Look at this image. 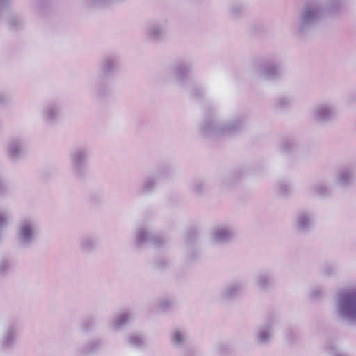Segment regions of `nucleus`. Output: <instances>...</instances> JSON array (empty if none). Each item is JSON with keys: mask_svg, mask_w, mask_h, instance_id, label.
<instances>
[{"mask_svg": "<svg viewBox=\"0 0 356 356\" xmlns=\"http://www.w3.org/2000/svg\"><path fill=\"white\" fill-rule=\"evenodd\" d=\"M344 3V0H307L297 17V32L301 35H305L324 17L339 15Z\"/></svg>", "mask_w": 356, "mask_h": 356, "instance_id": "f257e3e1", "label": "nucleus"}, {"mask_svg": "<svg viewBox=\"0 0 356 356\" xmlns=\"http://www.w3.org/2000/svg\"><path fill=\"white\" fill-rule=\"evenodd\" d=\"M203 122L200 125V134L204 138H218L241 131L245 125L246 118L243 115L234 117L225 123H220L214 113L213 108L208 106Z\"/></svg>", "mask_w": 356, "mask_h": 356, "instance_id": "f03ea898", "label": "nucleus"}, {"mask_svg": "<svg viewBox=\"0 0 356 356\" xmlns=\"http://www.w3.org/2000/svg\"><path fill=\"white\" fill-rule=\"evenodd\" d=\"M120 70V58L116 54L103 56L99 62V70L94 83L88 86L91 92L99 96L104 95L108 88L109 79Z\"/></svg>", "mask_w": 356, "mask_h": 356, "instance_id": "7ed1b4c3", "label": "nucleus"}, {"mask_svg": "<svg viewBox=\"0 0 356 356\" xmlns=\"http://www.w3.org/2000/svg\"><path fill=\"white\" fill-rule=\"evenodd\" d=\"M40 231V224L35 218L26 216L20 219L15 232L18 246L22 249L33 246L37 241Z\"/></svg>", "mask_w": 356, "mask_h": 356, "instance_id": "20e7f679", "label": "nucleus"}, {"mask_svg": "<svg viewBox=\"0 0 356 356\" xmlns=\"http://www.w3.org/2000/svg\"><path fill=\"white\" fill-rule=\"evenodd\" d=\"M336 314L341 321L348 325H356V291L337 296Z\"/></svg>", "mask_w": 356, "mask_h": 356, "instance_id": "39448f33", "label": "nucleus"}, {"mask_svg": "<svg viewBox=\"0 0 356 356\" xmlns=\"http://www.w3.org/2000/svg\"><path fill=\"white\" fill-rule=\"evenodd\" d=\"M253 69L256 76L264 81H276L282 76L280 62L274 57L254 61Z\"/></svg>", "mask_w": 356, "mask_h": 356, "instance_id": "423d86ee", "label": "nucleus"}, {"mask_svg": "<svg viewBox=\"0 0 356 356\" xmlns=\"http://www.w3.org/2000/svg\"><path fill=\"white\" fill-rule=\"evenodd\" d=\"M89 149L86 147H78L72 149L69 155V161L74 175L83 177L88 170Z\"/></svg>", "mask_w": 356, "mask_h": 356, "instance_id": "0eeeda50", "label": "nucleus"}, {"mask_svg": "<svg viewBox=\"0 0 356 356\" xmlns=\"http://www.w3.org/2000/svg\"><path fill=\"white\" fill-rule=\"evenodd\" d=\"M133 240L137 247L149 243L159 248L166 243L165 238L154 233L149 227L144 225L138 226L134 232Z\"/></svg>", "mask_w": 356, "mask_h": 356, "instance_id": "6e6552de", "label": "nucleus"}, {"mask_svg": "<svg viewBox=\"0 0 356 356\" xmlns=\"http://www.w3.org/2000/svg\"><path fill=\"white\" fill-rule=\"evenodd\" d=\"M26 150V141L22 136L10 138L4 145L6 158L12 163H15L24 157Z\"/></svg>", "mask_w": 356, "mask_h": 356, "instance_id": "1a4fd4ad", "label": "nucleus"}, {"mask_svg": "<svg viewBox=\"0 0 356 356\" xmlns=\"http://www.w3.org/2000/svg\"><path fill=\"white\" fill-rule=\"evenodd\" d=\"M192 67L188 63H176L167 70V80L179 86H185L190 81Z\"/></svg>", "mask_w": 356, "mask_h": 356, "instance_id": "9d476101", "label": "nucleus"}, {"mask_svg": "<svg viewBox=\"0 0 356 356\" xmlns=\"http://www.w3.org/2000/svg\"><path fill=\"white\" fill-rule=\"evenodd\" d=\"M314 120L320 123H327L336 118L338 111L336 105L330 102L316 104L312 111Z\"/></svg>", "mask_w": 356, "mask_h": 356, "instance_id": "9b49d317", "label": "nucleus"}, {"mask_svg": "<svg viewBox=\"0 0 356 356\" xmlns=\"http://www.w3.org/2000/svg\"><path fill=\"white\" fill-rule=\"evenodd\" d=\"M211 236L213 241L218 244L230 243L236 236V229L229 224L216 225L211 230Z\"/></svg>", "mask_w": 356, "mask_h": 356, "instance_id": "f8f14e48", "label": "nucleus"}, {"mask_svg": "<svg viewBox=\"0 0 356 356\" xmlns=\"http://www.w3.org/2000/svg\"><path fill=\"white\" fill-rule=\"evenodd\" d=\"M169 341L171 346L179 351L183 356H187L188 337L184 329L176 328L169 335Z\"/></svg>", "mask_w": 356, "mask_h": 356, "instance_id": "ddd939ff", "label": "nucleus"}, {"mask_svg": "<svg viewBox=\"0 0 356 356\" xmlns=\"http://www.w3.org/2000/svg\"><path fill=\"white\" fill-rule=\"evenodd\" d=\"M167 28V20L163 19L152 20L147 24L145 35L150 40H159L164 36Z\"/></svg>", "mask_w": 356, "mask_h": 356, "instance_id": "4468645a", "label": "nucleus"}, {"mask_svg": "<svg viewBox=\"0 0 356 356\" xmlns=\"http://www.w3.org/2000/svg\"><path fill=\"white\" fill-rule=\"evenodd\" d=\"M314 215L309 211H301L297 213L293 220V227L300 233L309 232L314 223Z\"/></svg>", "mask_w": 356, "mask_h": 356, "instance_id": "2eb2a0df", "label": "nucleus"}, {"mask_svg": "<svg viewBox=\"0 0 356 356\" xmlns=\"http://www.w3.org/2000/svg\"><path fill=\"white\" fill-rule=\"evenodd\" d=\"M61 113V105L57 102H49L44 104L40 110L41 117L47 122L56 121L60 116Z\"/></svg>", "mask_w": 356, "mask_h": 356, "instance_id": "dca6fc26", "label": "nucleus"}, {"mask_svg": "<svg viewBox=\"0 0 356 356\" xmlns=\"http://www.w3.org/2000/svg\"><path fill=\"white\" fill-rule=\"evenodd\" d=\"M19 334V327L15 324L9 325L5 330L1 339V348L4 350L13 348Z\"/></svg>", "mask_w": 356, "mask_h": 356, "instance_id": "f3484780", "label": "nucleus"}, {"mask_svg": "<svg viewBox=\"0 0 356 356\" xmlns=\"http://www.w3.org/2000/svg\"><path fill=\"white\" fill-rule=\"evenodd\" d=\"M274 321L270 319L260 326L254 334L256 341L259 345H267L273 337Z\"/></svg>", "mask_w": 356, "mask_h": 356, "instance_id": "a211bd4d", "label": "nucleus"}, {"mask_svg": "<svg viewBox=\"0 0 356 356\" xmlns=\"http://www.w3.org/2000/svg\"><path fill=\"white\" fill-rule=\"evenodd\" d=\"M104 340L101 338H95L88 341L76 352L77 356H90L99 353L103 348Z\"/></svg>", "mask_w": 356, "mask_h": 356, "instance_id": "6ab92c4d", "label": "nucleus"}, {"mask_svg": "<svg viewBox=\"0 0 356 356\" xmlns=\"http://www.w3.org/2000/svg\"><path fill=\"white\" fill-rule=\"evenodd\" d=\"M254 284L260 291H268L274 285L272 273L270 271L259 272L254 277Z\"/></svg>", "mask_w": 356, "mask_h": 356, "instance_id": "aec40b11", "label": "nucleus"}, {"mask_svg": "<svg viewBox=\"0 0 356 356\" xmlns=\"http://www.w3.org/2000/svg\"><path fill=\"white\" fill-rule=\"evenodd\" d=\"M134 318V314L129 310H123L116 313L109 322L113 330H119L127 325Z\"/></svg>", "mask_w": 356, "mask_h": 356, "instance_id": "412c9836", "label": "nucleus"}, {"mask_svg": "<svg viewBox=\"0 0 356 356\" xmlns=\"http://www.w3.org/2000/svg\"><path fill=\"white\" fill-rule=\"evenodd\" d=\"M244 284L241 282H234L225 286L221 293V297L225 300H229L239 296L244 291Z\"/></svg>", "mask_w": 356, "mask_h": 356, "instance_id": "4be33fe9", "label": "nucleus"}, {"mask_svg": "<svg viewBox=\"0 0 356 356\" xmlns=\"http://www.w3.org/2000/svg\"><path fill=\"white\" fill-rule=\"evenodd\" d=\"M79 245L80 250L83 252L91 253L94 252L97 247V238L94 235L85 234L79 238Z\"/></svg>", "mask_w": 356, "mask_h": 356, "instance_id": "5701e85b", "label": "nucleus"}, {"mask_svg": "<svg viewBox=\"0 0 356 356\" xmlns=\"http://www.w3.org/2000/svg\"><path fill=\"white\" fill-rule=\"evenodd\" d=\"M355 170L352 167H345L340 169L337 175V182L344 186H349L353 179Z\"/></svg>", "mask_w": 356, "mask_h": 356, "instance_id": "b1692460", "label": "nucleus"}, {"mask_svg": "<svg viewBox=\"0 0 356 356\" xmlns=\"http://www.w3.org/2000/svg\"><path fill=\"white\" fill-rule=\"evenodd\" d=\"M309 193L319 196H326L330 193V188L324 182H317L309 186Z\"/></svg>", "mask_w": 356, "mask_h": 356, "instance_id": "393cba45", "label": "nucleus"}, {"mask_svg": "<svg viewBox=\"0 0 356 356\" xmlns=\"http://www.w3.org/2000/svg\"><path fill=\"white\" fill-rule=\"evenodd\" d=\"M156 177L147 176L145 177L141 184L140 192L142 194H149L154 191L156 186Z\"/></svg>", "mask_w": 356, "mask_h": 356, "instance_id": "a878e982", "label": "nucleus"}, {"mask_svg": "<svg viewBox=\"0 0 356 356\" xmlns=\"http://www.w3.org/2000/svg\"><path fill=\"white\" fill-rule=\"evenodd\" d=\"M14 268L13 261L8 257L0 258V275H5Z\"/></svg>", "mask_w": 356, "mask_h": 356, "instance_id": "bb28decb", "label": "nucleus"}, {"mask_svg": "<svg viewBox=\"0 0 356 356\" xmlns=\"http://www.w3.org/2000/svg\"><path fill=\"white\" fill-rule=\"evenodd\" d=\"M11 218V214L8 211L0 210V242L3 239V230L8 226Z\"/></svg>", "mask_w": 356, "mask_h": 356, "instance_id": "cd10ccee", "label": "nucleus"}, {"mask_svg": "<svg viewBox=\"0 0 356 356\" xmlns=\"http://www.w3.org/2000/svg\"><path fill=\"white\" fill-rule=\"evenodd\" d=\"M207 187V184L205 180L197 179L191 184L190 190L194 195H200L206 191Z\"/></svg>", "mask_w": 356, "mask_h": 356, "instance_id": "c85d7f7f", "label": "nucleus"}, {"mask_svg": "<svg viewBox=\"0 0 356 356\" xmlns=\"http://www.w3.org/2000/svg\"><path fill=\"white\" fill-rule=\"evenodd\" d=\"M293 99L290 96H281L275 102V108L277 110L288 108L293 103Z\"/></svg>", "mask_w": 356, "mask_h": 356, "instance_id": "c756f323", "label": "nucleus"}, {"mask_svg": "<svg viewBox=\"0 0 356 356\" xmlns=\"http://www.w3.org/2000/svg\"><path fill=\"white\" fill-rule=\"evenodd\" d=\"M127 341L131 346L136 348H142L145 344L143 337L138 334H131L127 338Z\"/></svg>", "mask_w": 356, "mask_h": 356, "instance_id": "7c9ffc66", "label": "nucleus"}, {"mask_svg": "<svg viewBox=\"0 0 356 356\" xmlns=\"http://www.w3.org/2000/svg\"><path fill=\"white\" fill-rule=\"evenodd\" d=\"M277 192L279 195L282 196H286L291 192V187L288 182L280 181L276 186Z\"/></svg>", "mask_w": 356, "mask_h": 356, "instance_id": "2f4dec72", "label": "nucleus"}, {"mask_svg": "<svg viewBox=\"0 0 356 356\" xmlns=\"http://www.w3.org/2000/svg\"><path fill=\"white\" fill-rule=\"evenodd\" d=\"M175 304V300L171 298H163L158 301L157 307L162 311L169 310Z\"/></svg>", "mask_w": 356, "mask_h": 356, "instance_id": "473e14b6", "label": "nucleus"}, {"mask_svg": "<svg viewBox=\"0 0 356 356\" xmlns=\"http://www.w3.org/2000/svg\"><path fill=\"white\" fill-rule=\"evenodd\" d=\"M242 177V172L241 171H236L235 172H232L230 174H228L225 176L223 180V183L225 185L229 186L236 181L239 180V179Z\"/></svg>", "mask_w": 356, "mask_h": 356, "instance_id": "72a5a7b5", "label": "nucleus"}, {"mask_svg": "<svg viewBox=\"0 0 356 356\" xmlns=\"http://www.w3.org/2000/svg\"><path fill=\"white\" fill-rule=\"evenodd\" d=\"M244 8H245L242 4L236 3V4L232 5L229 8V11L231 17H232L234 19H236L238 17H240L243 14V13L244 11Z\"/></svg>", "mask_w": 356, "mask_h": 356, "instance_id": "f704fd0d", "label": "nucleus"}, {"mask_svg": "<svg viewBox=\"0 0 356 356\" xmlns=\"http://www.w3.org/2000/svg\"><path fill=\"white\" fill-rule=\"evenodd\" d=\"M336 271V268L334 265L332 264H326L323 266L321 268V273L325 276H330L334 274Z\"/></svg>", "mask_w": 356, "mask_h": 356, "instance_id": "c9c22d12", "label": "nucleus"}, {"mask_svg": "<svg viewBox=\"0 0 356 356\" xmlns=\"http://www.w3.org/2000/svg\"><path fill=\"white\" fill-rule=\"evenodd\" d=\"M94 320L92 318H87L85 319L81 325L82 331L87 332L90 330V329L94 325Z\"/></svg>", "mask_w": 356, "mask_h": 356, "instance_id": "e433bc0d", "label": "nucleus"}, {"mask_svg": "<svg viewBox=\"0 0 356 356\" xmlns=\"http://www.w3.org/2000/svg\"><path fill=\"white\" fill-rule=\"evenodd\" d=\"M294 145L290 140H284L280 145L281 151L283 153H286L293 148Z\"/></svg>", "mask_w": 356, "mask_h": 356, "instance_id": "4c0bfd02", "label": "nucleus"}, {"mask_svg": "<svg viewBox=\"0 0 356 356\" xmlns=\"http://www.w3.org/2000/svg\"><path fill=\"white\" fill-rule=\"evenodd\" d=\"M197 236V232L195 229H193V230L190 231L187 234V236H186V239L187 245H191V243H193L195 241V240L196 239Z\"/></svg>", "mask_w": 356, "mask_h": 356, "instance_id": "58836bf2", "label": "nucleus"}, {"mask_svg": "<svg viewBox=\"0 0 356 356\" xmlns=\"http://www.w3.org/2000/svg\"><path fill=\"white\" fill-rule=\"evenodd\" d=\"M13 0H0V19L2 17V9L10 6Z\"/></svg>", "mask_w": 356, "mask_h": 356, "instance_id": "ea45409f", "label": "nucleus"}, {"mask_svg": "<svg viewBox=\"0 0 356 356\" xmlns=\"http://www.w3.org/2000/svg\"><path fill=\"white\" fill-rule=\"evenodd\" d=\"M8 23L13 26H19L22 24V20L16 16H11Z\"/></svg>", "mask_w": 356, "mask_h": 356, "instance_id": "a19ab883", "label": "nucleus"}, {"mask_svg": "<svg viewBox=\"0 0 356 356\" xmlns=\"http://www.w3.org/2000/svg\"><path fill=\"white\" fill-rule=\"evenodd\" d=\"M191 94L193 97H200L202 95V90L199 86H195L191 90Z\"/></svg>", "mask_w": 356, "mask_h": 356, "instance_id": "79ce46f5", "label": "nucleus"}, {"mask_svg": "<svg viewBox=\"0 0 356 356\" xmlns=\"http://www.w3.org/2000/svg\"><path fill=\"white\" fill-rule=\"evenodd\" d=\"M10 96L8 94L0 92V104L3 105L10 101Z\"/></svg>", "mask_w": 356, "mask_h": 356, "instance_id": "37998d69", "label": "nucleus"}, {"mask_svg": "<svg viewBox=\"0 0 356 356\" xmlns=\"http://www.w3.org/2000/svg\"><path fill=\"white\" fill-rule=\"evenodd\" d=\"M330 353L332 355V356H347L346 353L343 352H341L340 350H338L335 347L332 346L330 350Z\"/></svg>", "mask_w": 356, "mask_h": 356, "instance_id": "c03bdc74", "label": "nucleus"}, {"mask_svg": "<svg viewBox=\"0 0 356 356\" xmlns=\"http://www.w3.org/2000/svg\"><path fill=\"white\" fill-rule=\"evenodd\" d=\"M168 264L167 260L162 259L161 261H156L154 263L155 267L158 269L163 268Z\"/></svg>", "mask_w": 356, "mask_h": 356, "instance_id": "a18cd8bd", "label": "nucleus"}, {"mask_svg": "<svg viewBox=\"0 0 356 356\" xmlns=\"http://www.w3.org/2000/svg\"><path fill=\"white\" fill-rule=\"evenodd\" d=\"M321 293V291L320 289H315L314 291H312L311 293V296L313 297V298H316L318 297L320 294Z\"/></svg>", "mask_w": 356, "mask_h": 356, "instance_id": "49530a36", "label": "nucleus"}]
</instances>
